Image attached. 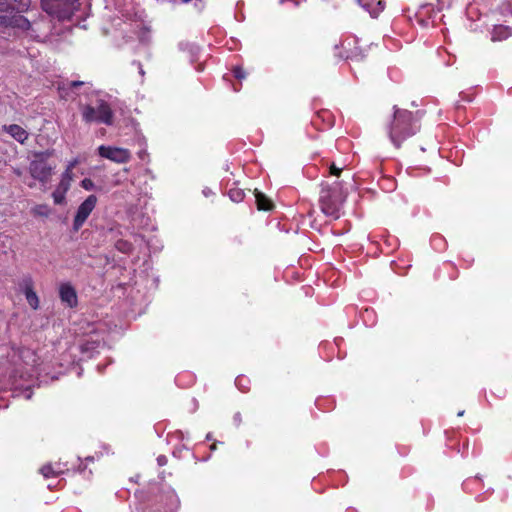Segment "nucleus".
Segmentation results:
<instances>
[{
  "label": "nucleus",
  "instance_id": "f257e3e1",
  "mask_svg": "<svg viewBox=\"0 0 512 512\" xmlns=\"http://www.w3.org/2000/svg\"><path fill=\"white\" fill-rule=\"evenodd\" d=\"M391 143L400 148L401 144L419 131V125L412 112L394 107L392 119L386 125Z\"/></svg>",
  "mask_w": 512,
  "mask_h": 512
},
{
  "label": "nucleus",
  "instance_id": "f03ea898",
  "mask_svg": "<svg viewBox=\"0 0 512 512\" xmlns=\"http://www.w3.org/2000/svg\"><path fill=\"white\" fill-rule=\"evenodd\" d=\"M1 28H14L25 32L29 37L40 40L47 36L50 29L49 24L44 20L30 21L16 11L8 18L0 17Z\"/></svg>",
  "mask_w": 512,
  "mask_h": 512
},
{
  "label": "nucleus",
  "instance_id": "7ed1b4c3",
  "mask_svg": "<svg viewBox=\"0 0 512 512\" xmlns=\"http://www.w3.org/2000/svg\"><path fill=\"white\" fill-rule=\"evenodd\" d=\"M343 201L344 195L337 184L333 186L322 184L319 203L320 208L325 215L334 219L339 218V212Z\"/></svg>",
  "mask_w": 512,
  "mask_h": 512
},
{
  "label": "nucleus",
  "instance_id": "20e7f679",
  "mask_svg": "<svg viewBox=\"0 0 512 512\" xmlns=\"http://www.w3.org/2000/svg\"><path fill=\"white\" fill-rule=\"evenodd\" d=\"M41 6L49 15L68 20L78 9L79 0H41Z\"/></svg>",
  "mask_w": 512,
  "mask_h": 512
},
{
  "label": "nucleus",
  "instance_id": "39448f33",
  "mask_svg": "<svg viewBox=\"0 0 512 512\" xmlns=\"http://www.w3.org/2000/svg\"><path fill=\"white\" fill-rule=\"evenodd\" d=\"M82 117L87 123L97 122L106 125H112L113 123V111L110 105L104 100H99L96 106H83Z\"/></svg>",
  "mask_w": 512,
  "mask_h": 512
},
{
  "label": "nucleus",
  "instance_id": "423d86ee",
  "mask_svg": "<svg viewBox=\"0 0 512 512\" xmlns=\"http://www.w3.org/2000/svg\"><path fill=\"white\" fill-rule=\"evenodd\" d=\"M48 152L36 153L34 159L29 164V172L33 180H37L43 185L50 180L51 174L55 166L48 163Z\"/></svg>",
  "mask_w": 512,
  "mask_h": 512
},
{
  "label": "nucleus",
  "instance_id": "0eeeda50",
  "mask_svg": "<svg viewBox=\"0 0 512 512\" xmlns=\"http://www.w3.org/2000/svg\"><path fill=\"white\" fill-rule=\"evenodd\" d=\"M97 204V197L95 195H89L78 207L76 215L73 221V230L78 231L91 212L94 210Z\"/></svg>",
  "mask_w": 512,
  "mask_h": 512
},
{
  "label": "nucleus",
  "instance_id": "6e6552de",
  "mask_svg": "<svg viewBox=\"0 0 512 512\" xmlns=\"http://www.w3.org/2000/svg\"><path fill=\"white\" fill-rule=\"evenodd\" d=\"M98 153L101 157L119 164L127 163L131 158L129 150L119 147L101 145L98 147Z\"/></svg>",
  "mask_w": 512,
  "mask_h": 512
},
{
  "label": "nucleus",
  "instance_id": "1a4fd4ad",
  "mask_svg": "<svg viewBox=\"0 0 512 512\" xmlns=\"http://www.w3.org/2000/svg\"><path fill=\"white\" fill-rule=\"evenodd\" d=\"M61 302L70 308L78 304V297L75 288L70 283H62L59 287Z\"/></svg>",
  "mask_w": 512,
  "mask_h": 512
},
{
  "label": "nucleus",
  "instance_id": "9d476101",
  "mask_svg": "<svg viewBox=\"0 0 512 512\" xmlns=\"http://www.w3.org/2000/svg\"><path fill=\"white\" fill-rule=\"evenodd\" d=\"M358 3L372 17H377L385 7L383 0H358Z\"/></svg>",
  "mask_w": 512,
  "mask_h": 512
},
{
  "label": "nucleus",
  "instance_id": "9b49d317",
  "mask_svg": "<svg viewBox=\"0 0 512 512\" xmlns=\"http://www.w3.org/2000/svg\"><path fill=\"white\" fill-rule=\"evenodd\" d=\"M3 130L21 144H23L29 136L28 132L17 124L4 125Z\"/></svg>",
  "mask_w": 512,
  "mask_h": 512
},
{
  "label": "nucleus",
  "instance_id": "f8f14e48",
  "mask_svg": "<svg viewBox=\"0 0 512 512\" xmlns=\"http://www.w3.org/2000/svg\"><path fill=\"white\" fill-rule=\"evenodd\" d=\"M512 35V29L509 26L505 25H496L494 26L491 32V40L492 41H502L506 40Z\"/></svg>",
  "mask_w": 512,
  "mask_h": 512
},
{
  "label": "nucleus",
  "instance_id": "ddd939ff",
  "mask_svg": "<svg viewBox=\"0 0 512 512\" xmlns=\"http://www.w3.org/2000/svg\"><path fill=\"white\" fill-rule=\"evenodd\" d=\"M71 184L60 181L54 192L52 193L55 204H63L65 202V195L70 189Z\"/></svg>",
  "mask_w": 512,
  "mask_h": 512
},
{
  "label": "nucleus",
  "instance_id": "4468645a",
  "mask_svg": "<svg viewBox=\"0 0 512 512\" xmlns=\"http://www.w3.org/2000/svg\"><path fill=\"white\" fill-rule=\"evenodd\" d=\"M83 84H84V82H82V81H67V82H63L62 84H59L58 90H59L60 96L62 98H68L70 89L80 87Z\"/></svg>",
  "mask_w": 512,
  "mask_h": 512
},
{
  "label": "nucleus",
  "instance_id": "2eb2a0df",
  "mask_svg": "<svg viewBox=\"0 0 512 512\" xmlns=\"http://www.w3.org/2000/svg\"><path fill=\"white\" fill-rule=\"evenodd\" d=\"M19 289L24 294L34 290V281L31 275H24L19 281Z\"/></svg>",
  "mask_w": 512,
  "mask_h": 512
},
{
  "label": "nucleus",
  "instance_id": "dca6fc26",
  "mask_svg": "<svg viewBox=\"0 0 512 512\" xmlns=\"http://www.w3.org/2000/svg\"><path fill=\"white\" fill-rule=\"evenodd\" d=\"M255 197L256 204L259 210L268 211L272 208V202L264 194L257 192Z\"/></svg>",
  "mask_w": 512,
  "mask_h": 512
},
{
  "label": "nucleus",
  "instance_id": "f3484780",
  "mask_svg": "<svg viewBox=\"0 0 512 512\" xmlns=\"http://www.w3.org/2000/svg\"><path fill=\"white\" fill-rule=\"evenodd\" d=\"M24 295H25V298H26L29 306L32 309L37 310L39 308V303L40 302H39V298H38L36 292L33 290V291H30V292H28V293H26Z\"/></svg>",
  "mask_w": 512,
  "mask_h": 512
},
{
  "label": "nucleus",
  "instance_id": "a211bd4d",
  "mask_svg": "<svg viewBox=\"0 0 512 512\" xmlns=\"http://www.w3.org/2000/svg\"><path fill=\"white\" fill-rule=\"evenodd\" d=\"M115 247L118 251L122 252V253H130L132 251V244L126 240H118L115 244Z\"/></svg>",
  "mask_w": 512,
  "mask_h": 512
},
{
  "label": "nucleus",
  "instance_id": "6ab92c4d",
  "mask_svg": "<svg viewBox=\"0 0 512 512\" xmlns=\"http://www.w3.org/2000/svg\"><path fill=\"white\" fill-rule=\"evenodd\" d=\"M39 472L43 475L45 478L49 477H56L57 474L55 473L54 466L51 463L43 465Z\"/></svg>",
  "mask_w": 512,
  "mask_h": 512
},
{
  "label": "nucleus",
  "instance_id": "aec40b11",
  "mask_svg": "<svg viewBox=\"0 0 512 512\" xmlns=\"http://www.w3.org/2000/svg\"><path fill=\"white\" fill-rule=\"evenodd\" d=\"M228 195L233 202H241L244 198V192L238 188L230 189Z\"/></svg>",
  "mask_w": 512,
  "mask_h": 512
},
{
  "label": "nucleus",
  "instance_id": "412c9836",
  "mask_svg": "<svg viewBox=\"0 0 512 512\" xmlns=\"http://www.w3.org/2000/svg\"><path fill=\"white\" fill-rule=\"evenodd\" d=\"M33 214L36 216L47 217L50 214V208L44 204L37 205L33 208Z\"/></svg>",
  "mask_w": 512,
  "mask_h": 512
},
{
  "label": "nucleus",
  "instance_id": "4be33fe9",
  "mask_svg": "<svg viewBox=\"0 0 512 512\" xmlns=\"http://www.w3.org/2000/svg\"><path fill=\"white\" fill-rule=\"evenodd\" d=\"M81 187L87 191H91V190H94L95 189V184L94 182L89 179V178H84L82 181H81Z\"/></svg>",
  "mask_w": 512,
  "mask_h": 512
},
{
  "label": "nucleus",
  "instance_id": "5701e85b",
  "mask_svg": "<svg viewBox=\"0 0 512 512\" xmlns=\"http://www.w3.org/2000/svg\"><path fill=\"white\" fill-rule=\"evenodd\" d=\"M72 180H73V171L65 170L61 175L60 181H65V182L71 184Z\"/></svg>",
  "mask_w": 512,
  "mask_h": 512
},
{
  "label": "nucleus",
  "instance_id": "b1692460",
  "mask_svg": "<svg viewBox=\"0 0 512 512\" xmlns=\"http://www.w3.org/2000/svg\"><path fill=\"white\" fill-rule=\"evenodd\" d=\"M54 466L55 473L58 475L62 474L67 468L66 465L61 462L52 464Z\"/></svg>",
  "mask_w": 512,
  "mask_h": 512
},
{
  "label": "nucleus",
  "instance_id": "393cba45",
  "mask_svg": "<svg viewBox=\"0 0 512 512\" xmlns=\"http://www.w3.org/2000/svg\"><path fill=\"white\" fill-rule=\"evenodd\" d=\"M233 73H234V76L236 78H238V79H244L245 78V72L240 67L234 68Z\"/></svg>",
  "mask_w": 512,
  "mask_h": 512
},
{
  "label": "nucleus",
  "instance_id": "a878e982",
  "mask_svg": "<svg viewBox=\"0 0 512 512\" xmlns=\"http://www.w3.org/2000/svg\"><path fill=\"white\" fill-rule=\"evenodd\" d=\"M340 173H341V168L336 167V165L332 163L330 165V174L338 177L340 175Z\"/></svg>",
  "mask_w": 512,
  "mask_h": 512
},
{
  "label": "nucleus",
  "instance_id": "bb28decb",
  "mask_svg": "<svg viewBox=\"0 0 512 512\" xmlns=\"http://www.w3.org/2000/svg\"><path fill=\"white\" fill-rule=\"evenodd\" d=\"M157 463L159 466H164L167 464V458L164 455H160L157 457Z\"/></svg>",
  "mask_w": 512,
  "mask_h": 512
},
{
  "label": "nucleus",
  "instance_id": "cd10ccee",
  "mask_svg": "<svg viewBox=\"0 0 512 512\" xmlns=\"http://www.w3.org/2000/svg\"><path fill=\"white\" fill-rule=\"evenodd\" d=\"M76 164H77V161L70 162L69 165L67 166L66 170L73 171V168L75 167Z\"/></svg>",
  "mask_w": 512,
  "mask_h": 512
},
{
  "label": "nucleus",
  "instance_id": "c85d7f7f",
  "mask_svg": "<svg viewBox=\"0 0 512 512\" xmlns=\"http://www.w3.org/2000/svg\"><path fill=\"white\" fill-rule=\"evenodd\" d=\"M76 164H77V161L70 162L69 165L67 166L66 170L73 171V168L75 167Z\"/></svg>",
  "mask_w": 512,
  "mask_h": 512
},
{
  "label": "nucleus",
  "instance_id": "c756f323",
  "mask_svg": "<svg viewBox=\"0 0 512 512\" xmlns=\"http://www.w3.org/2000/svg\"><path fill=\"white\" fill-rule=\"evenodd\" d=\"M20 1L23 6H28L30 4V0H20Z\"/></svg>",
  "mask_w": 512,
  "mask_h": 512
},
{
  "label": "nucleus",
  "instance_id": "7c9ffc66",
  "mask_svg": "<svg viewBox=\"0 0 512 512\" xmlns=\"http://www.w3.org/2000/svg\"><path fill=\"white\" fill-rule=\"evenodd\" d=\"M243 380H245V379H244V378H237V379H236V385L240 387V386H241V382H242Z\"/></svg>",
  "mask_w": 512,
  "mask_h": 512
},
{
  "label": "nucleus",
  "instance_id": "2f4dec72",
  "mask_svg": "<svg viewBox=\"0 0 512 512\" xmlns=\"http://www.w3.org/2000/svg\"><path fill=\"white\" fill-rule=\"evenodd\" d=\"M27 185L30 187V188H33L35 186V182L34 181H31V182H28Z\"/></svg>",
  "mask_w": 512,
  "mask_h": 512
},
{
  "label": "nucleus",
  "instance_id": "473e14b6",
  "mask_svg": "<svg viewBox=\"0 0 512 512\" xmlns=\"http://www.w3.org/2000/svg\"><path fill=\"white\" fill-rule=\"evenodd\" d=\"M139 73H140L141 75H144V71H143L142 66H141L140 64H139Z\"/></svg>",
  "mask_w": 512,
  "mask_h": 512
},
{
  "label": "nucleus",
  "instance_id": "72a5a7b5",
  "mask_svg": "<svg viewBox=\"0 0 512 512\" xmlns=\"http://www.w3.org/2000/svg\"><path fill=\"white\" fill-rule=\"evenodd\" d=\"M235 421H240V416H239V414L235 415Z\"/></svg>",
  "mask_w": 512,
  "mask_h": 512
},
{
  "label": "nucleus",
  "instance_id": "f704fd0d",
  "mask_svg": "<svg viewBox=\"0 0 512 512\" xmlns=\"http://www.w3.org/2000/svg\"><path fill=\"white\" fill-rule=\"evenodd\" d=\"M144 154H145L144 152H140V153H139V157H140L141 159H143Z\"/></svg>",
  "mask_w": 512,
  "mask_h": 512
},
{
  "label": "nucleus",
  "instance_id": "c9c22d12",
  "mask_svg": "<svg viewBox=\"0 0 512 512\" xmlns=\"http://www.w3.org/2000/svg\"><path fill=\"white\" fill-rule=\"evenodd\" d=\"M15 173H16L18 176H20V175H21V171H19V170H15Z\"/></svg>",
  "mask_w": 512,
  "mask_h": 512
},
{
  "label": "nucleus",
  "instance_id": "e433bc0d",
  "mask_svg": "<svg viewBox=\"0 0 512 512\" xmlns=\"http://www.w3.org/2000/svg\"><path fill=\"white\" fill-rule=\"evenodd\" d=\"M357 57L356 55H347V58H354Z\"/></svg>",
  "mask_w": 512,
  "mask_h": 512
},
{
  "label": "nucleus",
  "instance_id": "4c0bfd02",
  "mask_svg": "<svg viewBox=\"0 0 512 512\" xmlns=\"http://www.w3.org/2000/svg\"><path fill=\"white\" fill-rule=\"evenodd\" d=\"M191 0H181L182 3H188L190 2Z\"/></svg>",
  "mask_w": 512,
  "mask_h": 512
},
{
  "label": "nucleus",
  "instance_id": "58836bf2",
  "mask_svg": "<svg viewBox=\"0 0 512 512\" xmlns=\"http://www.w3.org/2000/svg\"><path fill=\"white\" fill-rule=\"evenodd\" d=\"M464 414V411L458 412V416H462Z\"/></svg>",
  "mask_w": 512,
  "mask_h": 512
},
{
  "label": "nucleus",
  "instance_id": "ea45409f",
  "mask_svg": "<svg viewBox=\"0 0 512 512\" xmlns=\"http://www.w3.org/2000/svg\"><path fill=\"white\" fill-rule=\"evenodd\" d=\"M206 438H207V440H211V438H212L211 434H208Z\"/></svg>",
  "mask_w": 512,
  "mask_h": 512
}]
</instances>
